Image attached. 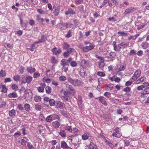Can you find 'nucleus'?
<instances>
[{
    "label": "nucleus",
    "instance_id": "nucleus-59",
    "mask_svg": "<svg viewBox=\"0 0 149 149\" xmlns=\"http://www.w3.org/2000/svg\"><path fill=\"white\" fill-rule=\"evenodd\" d=\"M24 67L22 66H21L20 67V68L19 70V72L20 73L23 74L24 72Z\"/></svg>",
    "mask_w": 149,
    "mask_h": 149
},
{
    "label": "nucleus",
    "instance_id": "nucleus-32",
    "mask_svg": "<svg viewBox=\"0 0 149 149\" xmlns=\"http://www.w3.org/2000/svg\"><path fill=\"white\" fill-rule=\"evenodd\" d=\"M0 87L2 88V89L1 91V92H3L4 93H6L7 92V88H6V86L5 85H1V86H0Z\"/></svg>",
    "mask_w": 149,
    "mask_h": 149
},
{
    "label": "nucleus",
    "instance_id": "nucleus-25",
    "mask_svg": "<svg viewBox=\"0 0 149 149\" xmlns=\"http://www.w3.org/2000/svg\"><path fill=\"white\" fill-rule=\"evenodd\" d=\"M146 78L144 77H142L136 80L135 82V84H138L140 82H143L144 81Z\"/></svg>",
    "mask_w": 149,
    "mask_h": 149
},
{
    "label": "nucleus",
    "instance_id": "nucleus-33",
    "mask_svg": "<svg viewBox=\"0 0 149 149\" xmlns=\"http://www.w3.org/2000/svg\"><path fill=\"white\" fill-rule=\"evenodd\" d=\"M15 111L14 109H12L9 111V115L10 117H13L15 116Z\"/></svg>",
    "mask_w": 149,
    "mask_h": 149
},
{
    "label": "nucleus",
    "instance_id": "nucleus-57",
    "mask_svg": "<svg viewBox=\"0 0 149 149\" xmlns=\"http://www.w3.org/2000/svg\"><path fill=\"white\" fill-rule=\"evenodd\" d=\"M27 146L28 148L30 149H35L32 145L29 142L28 143Z\"/></svg>",
    "mask_w": 149,
    "mask_h": 149
},
{
    "label": "nucleus",
    "instance_id": "nucleus-35",
    "mask_svg": "<svg viewBox=\"0 0 149 149\" xmlns=\"http://www.w3.org/2000/svg\"><path fill=\"white\" fill-rule=\"evenodd\" d=\"M59 134L63 137H65L66 136V132L64 130H61Z\"/></svg>",
    "mask_w": 149,
    "mask_h": 149
},
{
    "label": "nucleus",
    "instance_id": "nucleus-24",
    "mask_svg": "<svg viewBox=\"0 0 149 149\" xmlns=\"http://www.w3.org/2000/svg\"><path fill=\"white\" fill-rule=\"evenodd\" d=\"M26 70L27 71L31 74L36 71V69L35 68H33L32 67H29L27 68Z\"/></svg>",
    "mask_w": 149,
    "mask_h": 149
},
{
    "label": "nucleus",
    "instance_id": "nucleus-21",
    "mask_svg": "<svg viewBox=\"0 0 149 149\" xmlns=\"http://www.w3.org/2000/svg\"><path fill=\"white\" fill-rule=\"evenodd\" d=\"M61 147L64 149H67L69 148V146H68L66 143L64 141H62L61 142Z\"/></svg>",
    "mask_w": 149,
    "mask_h": 149
},
{
    "label": "nucleus",
    "instance_id": "nucleus-42",
    "mask_svg": "<svg viewBox=\"0 0 149 149\" xmlns=\"http://www.w3.org/2000/svg\"><path fill=\"white\" fill-rule=\"evenodd\" d=\"M20 78V77L19 75H14L13 77L14 80L16 81H18Z\"/></svg>",
    "mask_w": 149,
    "mask_h": 149
},
{
    "label": "nucleus",
    "instance_id": "nucleus-39",
    "mask_svg": "<svg viewBox=\"0 0 149 149\" xmlns=\"http://www.w3.org/2000/svg\"><path fill=\"white\" fill-rule=\"evenodd\" d=\"M24 107L25 110L27 111H28L30 110V106L28 104H24Z\"/></svg>",
    "mask_w": 149,
    "mask_h": 149
},
{
    "label": "nucleus",
    "instance_id": "nucleus-47",
    "mask_svg": "<svg viewBox=\"0 0 149 149\" xmlns=\"http://www.w3.org/2000/svg\"><path fill=\"white\" fill-rule=\"evenodd\" d=\"M72 31V29L68 31L67 34L66 35V37L68 38H69L71 37L72 36L71 34Z\"/></svg>",
    "mask_w": 149,
    "mask_h": 149
},
{
    "label": "nucleus",
    "instance_id": "nucleus-3",
    "mask_svg": "<svg viewBox=\"0 0 149 149\" xmlns=\"http://www.w3.org/2000/svg\"><path fill=\"white\" fill-rule=\"evenodd\" d=\"M141 71L139 70H137L135 72L133 76L131 78L130 80L132 81H136L141 75Z\"/></svg>",
    "mask_w": 149,
    "mask_h": 149
},
{
    "label": "nucleus",
    "instance_id": "nucleus-9",
    "mask_svg": "<svg viewBox=\"0 0 149 149\" xmlns=\"http://www.w3.org/2000/svg\"><path fill=\"white\" fill-rule=\"evenodd\" d=\"M96 99H98L100 102L105 106H107V104L106 102V99L103 96H101L96 98Z\"/></svg>",
    "mask_w": 149,
    "mask_h": 149
},
{
    "label": "nucleus",
    "instance_id": "nucleus-27",
    "mask_svg": "<svg viewBox=\"0 0 149 149\" xmlns=\"http://www.w3.org/2000/svg\"><path fill=\"white\" fill-rule=\"evenodd\" d=\"M100 62L99 63V66L100 68H101L102 67H103L104 66V59L102 57L100 59Z\"/></svg>",
    "mask_w": 149,
    "mask_h": 149
},
{
    "label": "nucleus",
    "instance_id": "nucleus-10",
    "mask_svg": "<svg viewBox=\"0 0 149 149\" xmlns=\"http://www.w3.org/2000/svg\"><path fill=\"white\" fill-rule=\"evenodd\" d=\"M112 45L113 46L114 49L115 51L117 52L120 51L121 49V47L120 46V44L117 45L116 44V42L115 41H113L112 43Z\"/></svg>",
    "mask_w": 149,
    "mask_h": 149
},
{
    "label": "nucleus",
    "instance_id": "nucleus-13",
    "mask_svg": "<svg viewBox=\"0 0 149 149\" xmlns=\"http://www.w3.org/2000/svg\"><path fill=\"white\" fill-rule=\"evenodd\" d=\"M47 40V37L44 35H42L41 36L39 40L37 41L38 43L39 44L41 43L45 42Z\"/></svg>",
    "mask_w": 149,
    "mask_h": 149
},
{
    "label": "nucleus",
    "instance_id": "nucleus-2",
    "mask_svg": "<svg viewBox=\"0 0 149 149\" xmlns=\"http://www.w3.org/2000/svg\"><path fill=\"white\" fill-rule=\"evenodd\" d=\"M68 82L75 86H79L81 84V81L77 79L73 80L71 78L69 77L68 78Z\"/></svg>",
    "mask_w": 149,
    "mask_h": 149
},
{
    "label": "nucleus",
    "instance_id": "nucleus-41",
    "mask_svg": "<svg viewBox=\"0 0 149 149\" xmlns=\"http://www.w3.org/2000/svg\"><path fill=\"white\" fill-rule=\"evenodd\" d=\"M118 34H120V36H127L128 35V33H126L124 32L118 31Z\"/></svg>",
    "mask_w": 149,
    "mask_h": 149
},
{
    "label": "nucleus",
    "instance_id": "nucleus-4",
    "mask_svg": "<svg viewBox=\"0 0 149 149\" xmlns=\"http://www.w3.org/2000/svg\"><path fill=\"white\" fill-rule=\"evenodd\" d=\"M95 45L93 44H90L89 46L84 47L82 48V50L85 52H87L93 49L95 47Z\"/></svg>",
    "mask_w": 149,
    "mask_h": 149
},
{
    "label": "nucleus",
    "instance_id": "nucleus-54",
    "mask_svg": "<svg viewBox=\"0 0 149 149\" xmlns=\"http://www.w3.org/2000/svg\"><path fill=\"white\" fill-rule=\"evenodd\" d=\"M28 140V139L26 137H24L22 140V143H23L24 144L27 142Z\"/></svg>",
    "mask_w": 149,
    "mask_h": 149
},
{
    "label": "nucleus",
    "instance_id": "nucleus-40",
    "mask_svg": "<svg viewBox=\"0 0 149 149\" xmlns=\"http://www.w3.org/2000/svg\"><path fill=\"white\" fill-rule=\"evenodd\" d=\"M12 88L15 91H17L18 89V87L15 84H13L11 86Z\"/></svg>",
    "mask_w": 149,
    "mask_h": 149
},
{
    "label": "nucleus",
    "instance_id": "nucleus-43",
    "mask_svg": "<svg viewBox=\"0 0 149 149\" xmlns=\"http://www.w3.org/2000/svg\"><path fill=\"white\" fill-rule=\"evenodd\" d=\"M0 74L1 76L3 77L6 76V74L5 71L2 70L0 71Z\"/></svg>",
    "mask_w": 149,
    "mask_h": 149
},
{
    "label": "nucleus",
    "instance_id": "nucleus-16",
    "mask_svg": "<svg viewBox=\"0 0 149 149\" xmlns=\"http://www.w3.org/2000/svg\"><path fill=\"white\" fill-rule=\"evenodd\" d=\"M25 100L27 101H30L32 98L31 96L29 93H25L24 95Z\"/></svg>",
    "mask_w": 149,
    "mask_h": 149
},
{
    "label": "nucleus",
    "instance_id": "nucleus-15",
    "mask_svg": "<svg viewBox=\"0 0 149 149\" xmlns=\"http://www.w3.org/2000/svg\"><path fill=\"white\" fill-rule=\"evenodd\" d=\"M97 146L93 143H91L89 145L84 149H96Z\"/></svg>",
    "mask_w": 149,
    "mask_h": 149
},
{
    "label": "nucleus",
    "instance_id": "nucleus-11",
    "mask_svg": "<svg viewBox=\"0 0 149 149\" xmlns=\"http://www.w3.org/2000/svg\"><path fill=\"white\" fill-rule=\"evenodd\" d=\"M149 94V87L145 88L143 91L141 92V97H146V95Z\"/></svg>",
    "mask_w": 149,
    "mask_h": 149
},
{
    "label": "nucleus",
    "instance_id": "nucleus-38",
    "mask_svg": "<svg viewBox=\"0 0 149 149\" xmlns=\"http://www.w3.org/2000/svg\"><path fill=\"white\" fill-rule=\"evenodd\" d=\"M46 92L48 94H49L51 93V88L49 86H47L45 88Z\"/></svg>",
    "mask_w": 149,
    "mask_h": 149
},
{
    "label": "nucleus",
    "instance_id": "nucleus-6",
    "mask_svg": "<svg viewBox=\"0 0 149 149\" xmlns=\"http://www.w3.org/2000/svg\"><path fill=\"white\" fill-rule=\"evenodd\" d=\"M33 77L31 76L27 75L25 78V81H22V83L24 84L27 83V84H29L31 83Z\"/></svg>",
    "mask_w": 149,
    "mask_h": 149
},
{
    "label": "nucleus",
    "instance_id": "nucleus-20",
    "mask_svg": "<svg viewBox=\"0 0 149 149\" xmlns=\"http://www.w3.org/2000/svg\"><path fill=\"white\" fill-rule=\"evenodd\" d=\"M61 65L63 67H65L67 65H69V64L66 61V60L65 59H62L61 62Z\"/></svg>",
    "mask_w": 149,
    "mask_h": 149
},
{
    "label": "nucleus",
    "instance_id": "nucleus-7",
    "mask_svg": "<svg viewBox=\"0 0 149 149\" xmlns=\"http://www.w3.org/2000/svg\"><path fill=\"white\" fill-rule=\"evenodd\" d=\"M149 86V84L148 82H146L143 83L142 85L138 86L137 87V89L138 91H141L144 88L148 87Z\"/></svg>",
    "mask_w": 149,
    "mask_h": 149
},
{
    "label": "nucleus",
    "instance_id": "nucleus-44",
    "mask_svg": "<svg viewBox=\"0 0 149 149\" xmlns=\"http://www.w3.org/2000/svg\"><path fill=\"white\" fill-rule=\"evenodd\" d=\"M68 52L70 54H73L74 52H75V50L73 48H70L68 49Z\"/></svg>",
    "mask_w": 149,
    "mask_h": 149
},
{
    "label": "nucleus",
    "instance_id": "nucleus-45",
    "mask_svg": "<svg viewBox=\"0 0 149 149\" xmlns=\"http://www.w3.org/2000/svg\"><path fill=\"white\" fill-rule=\"evenodd\" d=\"M49 102L50 106H54L55 104V101L53 99H51L49 100Z\"/></svg>",
    "mask_w": 149,
    "mask_h": 149
},
{
    "label": "nucleus",
    "instance_id": "nucleus-17",
    "mask_svg": "<svg viewBox=\"0 0 149 149\" xmlns=\"http://www.w3.org/2000/svg\"><path fill=\"white\" fill-rule=\"evenodd\" d=\"M53 8L54 9V13L55 16H58L59 13L60 11V8L58 7H53Z\"/></svg>",
    "mask_w": 149,
    "mask_h": 149
},
{
    "label": "nucleus",
    "instance_id": "nucleus-36",
    "mask_svg": "<svg viewBox=\"0 0 149 149\" xmlns=\"http://www.w3.org/2000/svg\"><path fill=\"white\" fill-rule=\"evenodd\" d=\"M41 99V97L39 96H36L34 98V100L37 102L40 101Z\"/></svg>",
    "mask_w": 149,
    "mask_h": 149
},
{
    "label": "nucleus",
    "instance_id": "nucleus-49",
    "mask_svg": "<svg viewBox=\"0 0 149 149\" xmlns=\"http://www.w3.org/2000/svg\"><path fill=\"white\" fill-rule=\"evenodd\" d=\"M37 90L39 92L43 93L44 92V88L41 86H40L38 87L37 88Z\"/></svg>",
    "mask_w": 149,
    "mask_h": 149
},
{
    "label": "nucleus",
    "instance_id": "nucleus-46",
    "mask_svg": "<svg viewBox=\"0 0 149 149\" xmlns=\"http://www.w3.org/2000/svg\"><path fill=\"white\" fill-rule=\"evenodd\" d=\"M70 47V45L66 43H64L63 45V47L64 49H68Z\"/></svg>",
    "mask_w": 149,
    "mask_h": 149
},
{
    "label": "nucleus",
    "instance_id": "nucleus-58",
    "mask_svg": "<svg viewBox=\"0 0 149 149\" xmlns=\"http://www.w3.org/2000/svg\"><path fill=\"white\" fill-rule=\"evenodd\" d=\"M52 120L57 119L58 118V116L56 114H53L51 115Z\"/></svg>",
    "mask_w": 149,
    "mask_h": 149
},
{
    "label": "nucleus",
    "instance_id": "nucleus-34",
    "mask_svg": "<svg viewBox=\"0 0 149 149\" xmlns=\"http://www.w3.org/2000/svg\"><path fill=\"white\" fill-rule=\"evenodd\" d=\"M37 11L38 13L40 14L44 15L46 14V12L42 10L41 9H38Z\"/></svg>",
    "mask_w": 149,
    "mask_h": 149
},
{
    "label": "nucleus",
    "instance_id": "nucleus-5",
    "mask_svg": "<svg viewBox=\"0 0 149 149\" xmlns=\"http://www.w3.org/2000/svg\"><path fill=\"white\" fill-rule=\"evenodd\" d=\"M118 129L119 128L118 127L115 129L114 130L115 131V132H114L112 134V135L113 136L118 138H119L121 136V134L120 130H118Z\"/></svg>",
    "mask_w": 149,
    "mask_h": 149
},
{
    "label": "nucleus",
    "instance_id": "nucleus-37",
    "mask_svg": "<svg viewBox=\"0 0 149 149\" xmlns=\"http://www.w3.org/2000/svg\"><path fill=\"white\" fill-rule=\"evenodd\" d=\"M35 109L36 110L38 111H40L42 107L39 104H35Z\"/></svg>",
    "mask_w": 149,
    "mask_h": 149
},
{
    "label": "nucleus",
    "instance_id": "nucleus-19",
    "mask_svg": "<svg viewBox=\"0 0 149 149\" xmlns=\"http://www.w3.org/2000/svg\"><path fill=\"white\" fill-rule=\"evenodd\" d=\"M60 124L59 122L57 120L54 121L52 123V125L55 128H58L60 126Z\"/></svg>",
    "mask_w": 149,
    "mask_h": 149
},
{
    "label": "nucleus",
    "instance_id": "nucleus-1",
    "mask_svg": "<svg viewBox=\"0 0 149 149\" xmlns=\"http://www.w3.org/2000/svg\"><path fill=\"white\" fill-rule=\"evenodd\" d=\"M73 25L72 24H70L69 23H59L57 25V28L61 29H65L68 27H70L73 28Z\"/></svg>",
    "mask_w": 149,
    "mask_h": 149
},
{
    "label": "nucleus",
    "instance_id": "nucleus-18",
    "mask_svg": "<svg viewBox=\"0 0 149 149\" xmlns=\"http://www.w3.org/2000/svg\"><path fill=\"white\" fill-rule=\"evenodd\" d=\"M75 12L71 8H69L67 11L65 12V14L66 15L69 14L74 15L75 14Z\"/></svg>",
    "mask_w": 149,
    "mask_h": 149
},
{
    "label": "nucleus",
    "instance_id": "nucleus-50",
    "mask_svg": "<svg viewBox=\"0 0 149 149\" xmlns=\"http://www.w3.org/2000/svg\"><path fill=\"white\" fill-rule=\"evenodd\" d=\"M120 102L121 100H120L118 99H115L112 100V102L116 104H118Z\"/></svg>",
    "mask_w": 149,
    "mask_h": 149
},
{
    "label": "nucleus",
    "instance_id": "nucleus-30",
    "mask_svg": "<svg viewBox=\"0 0 149 149\" xmlns=\"http://www.w3.org/2000/svg\"><path fill=\"white\" fill-rule=\"evenodd\" d=\"M113 85L111 84H109L105 87V89L107 91H111L113 88Z\"/></svg>",
    "mask_w": 149,
    "mask_h": 149
},
{
    "label": "nucleus",
    "instance_id": "nucleus-23",
    "mask_svg": "<svg viewBox=\"0 0 149 149\" xmlns=\"http://www.w3.org/2000/svg\"><path fill=\"white\" fill-rule=\"evenodd\" d=\"M8 97L10 98H16L18 96L17 94L15 92L10 93L8 95Z\"/></svg>",
    "mask_w": 149,
    "mask_h": 149
},
{
    "label": "nucleus",
    "instance_id": "nucleus-64",
    "mask_svg": "<svg viewBox=\"0 0 149 149\" xmlns=\"http://www.w3.org/2000/svg\"><path fill=\"white\" fill-rule=\"evenodd\" d=\"M110 56L112 58H114L116 56V54L115 52H111L110 53Z\"/></svg>",
    "mask_w": 149,
    "mask_h": 149
},
{
    "label": "nucleus",
    "instance_id": "nucleus-28",
    "mask_svg": "<svg viewBox=\"0 0 149 149\" xmlns=\"http://www.w3.org/2000/svg\"><path fill=\"white\" fill-rule=\"evenodd\" d=\"M141 46L143 49H146L149 47V44L147 42H144L142 43Z\"/></svg>",
    "mask_w": 149,
    "mask_h": 149
},
{
    "label": "nucleus",
    "instance_id": "nucleus-26",
    "mask_svg": "<svg viewBox=\"0 0 149 149\" xmlns=\"http://www.w3.org/2000/svg\"><path fill=\"white\" fill-rule=\"evenodd\" d=\"M66 89L67 90L66 91L70 90L72 92L74 91V92H75L74 91V89L72 86H70L69 84H66Z\"/></svg>",
    "mask_w": 149,
    "mask_h": 149
},
{
    "label": "nucleus",
    "instance_id": "nucleus-29",
    "mask_svg": "<svg viewBox=\"0 0 149 149\" xmlns=\"http://www.w3.org/2000/svg\"><path fill=\"white\" fill-rule=\"evenodd\" d=\"M63 97H69L71 94V93L69 91H64L63 92Z\"/></svg>",
    "mask_w": 149,
    "mask_h": 149
},
{
    "label": "nucleus",
    "instance_id": "nucleus-51",
    "mask_svg": "<svg viewBox=\"0 0 149 149\" xmlns=\"http://www.w3.org/2000/svg\"><path fill=\"white\" fill-rule=\"evenodd\" d=\"M46 120L47 122H50L52 120L51 115L48 116L46 118Z\"/></svg>",
    "mask_w": 149,
    "mask_h": 149
},
{
    "label": "nucleus",
    "instance_id": "nucleus-60",
    "mask_svg": "<svg viewBox=\"0 0 149 149\" xmlns=\"http://www.w3.org/2000/svg\"><path fill=\"white\" fill-rule=\"evenodd\" d=\"M98 81L99 84H102L104 83V81L103 79L102 78H99L98 79Z\"/></svg>",
    "mask_w": 149,
    "mask_h": 149
},
{
    "label": "nucleus",
    "instance_id": "nucleus-55",
    "mask_svg": "<svg viewBox=\"0 0 149 149\" xmlns=\"http://www.w3.org/2000/svg\"><path fill=\"white\" fill-rule=\"evenodd\" d=\"M82 139L84 140H86L88 139V136L86 134H84L81 136Z\"/></svg>",
    "mask_w": 149,
    "mask_h": 149
},
{
    "label": "nucleus",
    "instance_id": "nucleus-61",
    "mask_svg": "<svg viewBox=\"0 0 149 149\" xmlns=\"http://www.w3.org/2000/svg\"><path fill=\"white\" fill-rule=\"evenodd\" d=\"M136 52L134 50L132 49L131 50L129 53V55H134L136 54Z\"/></svg>",
    "mask_w": 149,
    "mask_h": 149
},
{
    "label": "nucleus",
    "instance_id": "nucleus-14",
    "mask_svg": "<svg viewBox=\"0 0 149 149\" xmlns=\"http://www.w3.org/2000/svg\"><path fill=\"white\" fill-rule=\"evenodd\" d=\"M79 73L80 75L83 77H85L87 76L86 69L84 68H81L80 69Z\"/></svg>",
    "mask_w": 149,
    "mask_h": 149
},
{
    "label": "nucleus",
    "instance_id": "nucleus-12",
    "mask_svg": "<svg viewBox=\"0 0 149 149\" xmlns=\"http://www.w3.org/2000/svg\"><path fill=\"white\" fill-rule=\"evenodd\" d=\"M80 64L82 67L85 68L88 66V62L85 59H83L81 60L80 63Z\"/></svg>",
    "mask_w": 149,
    "mask_h": 149
},
{
    "label": "nucleus",
    "instance_id": "nucleus-8",
    "mask_svg": "<svg viewBox=\"0 0 149 149\" xmlns=\"http://www.w3.org/2000/svg\"><path fill=\"white\" fill-rule=\"evenodd\" d=\"M136 10V8L131 7L126 9L124 13V15H127V14L131 13Z\"/></svg>",
    "mask_w": 149,
    "mask_h": 149
},
{
    "label": "nucleus",
    "instance_id": "nucleus-31",
    "mask_svg": "<svg viewBox=\"0 0 149 149\" xmlns=\"http://www.w3.org/2000/svg\"><path fill=\"white\" fill-rule=\"evenodd\" d=\"M56 106L57 107L62 109L63 108V104L61 102H57L56 103Z\"/></svg>",
    "mask_w": 149,
    "mask_h": 149
},
{
    "label": "nucleus",
    "instance_id": "nucleus-56",
    "mask_svg": "<svg viewBox=\"0 0 149 149\" xmlns=\"http://www.w3.org/2000/svg\"><path fill=\"white\" fill-rule=\"evenodd\" d=\"M37 17L38 20L39 21L42 23H43L44 21V19L43 18L40 17L38 15L37 16Z\"/></svg>",
    "mask_w": 149,
    "mask_h": 149
},
{
    "label": "nucleus",
    "instance_id": "nucleus-48",
    "mask_svg": "<svg viewBox=\"0 0 149 149\" xmlns=\"http://www.w3.org/2000/svg\"><path fill=\"white\" fill-rule=\"evenodd\" d=\"M97 74L99 76H100V77H104L105 75V74L104 72H100V71L98 72L97 73Z\"/></svg>",
    "mask_w": 149,
    "mask_h": 149
},
{
    "label": "nucleus",
    "instance_id": "nucleus-63",
    "mask_svg": "<svg viewBox=\"0 0 149 149\" xmlns=\"http://www.w3.org/2000/svg\"><path fill=\"white\" fill-rule=\"evenodd\" d=\"M72 67H75L77 65V63L75 61H72L70 63Z\"/></svg>",
    "mask_w": 149,
    "mask_h": 149
},
{
    "label": "nucleus",
    "instance_id": "nucleus-22",
    "mask_svg": "<svg viewBox=\"0 0 149 149\" xmlns=\"http://www.w3.org/2000/svg\"><path fill=\"white\" fill-rule=\"evenodd\" d=\"M56 49L57 48L55 47L52 50V52H53L54 54L55 55H57L60 53L61 52V50L60 49H58L57 50Z\"/></svg>",
    "mask_w": 149,
    "mask_h": 149
},
{
    "label": "nucleus",
    "instance_id": "nucleus-62",
    "mask_svg": "<svg viewBox=\"0 0 149 149\" xmlns=\"http://www.w3.org/2000/svg\"><path fill=\"white\" fill-rule=\"evenodd\" d=\"M66 79V77L64 76H61L59 77V80L60 81H65Z\"/></svg>",
    "mask_w": 149,
    "mask_h": 149
},
{
    "label": "nucleus",
    "instance_id": "nucleus-52",
    "mask_svg": "<svg viewBox=\"0 0 149 149\" xmlns=\"http://www.w3.org/2000/svg\"><path fill=\"white\" fill-rule=\"evenodd\" d=\"M129 42H127L126 43H124L123 42H121L120 44V46L121 47H125L126 46H128L129 45Z\"/></svg>",
    "mask_w": 149,
    "mask_h": 149
},
{
    "label": "nucleus",
    "instance_id": "nucleus-53",
    "mask_svg": "<svg viewBox=\"0 0 149 149\" xmlns=\"http://www.w3.org/2000/svg\"><path fill=\"white\" fill-rule=\"evenodd\" d=\"M111 93L108 92H106L104 94V95L107 98H109L111 96Z\"/></svg>",
    "mask_w": 149,
    "mask_h": 149
}]
</instances>
